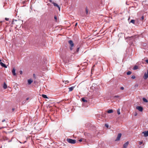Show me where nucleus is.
Masks as SVG:
<instances>
[{
	"label": "nucleus",
	"mask_w": 148,
	"mask_h": 148,
	"mask_svg": "<svg viewBox=\"0 0 148 148\" xmlns=\"http://www.w3.org/2000/svg\"><path fill=\"white\" fill-rule=\"evenodd\" d=\"M66 141L69 143L73 144L75 143L76 142L75 140L68 138L67 139Z\"/></svg>",
	"instance_id": "obj_1"
},
{
	"label": "nucleus",
	"mask_w": 148,
	"mask_h": 148,
	"mask_svg": "<svg viewBox=\"0 0 148 148\" xmlns=\"http://www.w3.org/2000/svg\"><path fill=\"white\" fill-rule=\"evenodd\" d=\"M68 42L70 46V49L71 51H72L73 49V47L74 46V44L72 40H69L68 41Z\"/></svg>",
	"instance_id": "obj_2"
},
{
	"label": "nucleus",
	"mask_w": 148,
	"mask_h": 148,
	"mask_svg": "<svg viewBox=\"0 0 148 148\" xmlns=\"http://www.w3.org/2000/svg\"><path fill=\"white\" fill-rule=\"evenodd\" d=\"M82 101V102H84V103H83V106H84L85 107L87 106L88 105L85 106V103H87V104H88V101L85 99V98H82L81 99Z\"/></svg>",
	"instance_id": "obj_3"
},
{
	"label": "nucleus",
	"mask_w": 148,
	"mask_h": 148,
	"mask_svg": "<svg viewBox=\"0 0 148 148\" xmlns=\"http://www.w3.org/2000/svg\"><path fill=\"white\" fill-rule=\"evenodd\" d=\"M136 109L138 110L139 111L142 112L143 110V108L141 106H137L136 107Z\"/></svg>",
	"instance_id": "obj_4"
},
{
	"label": "nucleus",
	"mask_w": 148,
	"mask_h": 148,
	"mask_svg": "<svg viewBox=\"0 0 148 148\" xmlns=\"http://www.w3.org/2000/svg\"><path fill=\"white\" fill-rule=\"evenodd\" d=\"M143 78L145 79H146L148 78V70H147V73H145L143 76Z\"/></svg>",
	"instance_id": "obj_5"
},
{
	"label": "nucleus",
	"mask_w": 148,
	"mask_h": 148,
	"mask_svg": "<svg viewBox=\"0 0 148 148\" xmlns=\"http://www.w3.org/2000/svg\"><path fill=\"white\" fill-rule=\"evenodd\" d=\"M121 136V133H119L118 134L115 140V141H117L119 140Z\"/></svg>",
	"instance_id": "obj_6"
},
{
	"label": "nucleus",
	"mask_w": 148,
	"mask_h": 148,
	"mask_svg": "<svg viewBox=\"0 0 148 148\" xmlns=\"http://www.w3.org/2000/svg\"><path fill=\"white\" fill-rule=\"evenodd\" d=\"M142 134H144L143 136L144 137L147 136H148V131L143 132Z\"/></svg>",
	"instance_id": "obj_7"
},
{
	"label": "nucleus",
	"mask_w": 148,
	"mask_h": 148,
	"mask_svg": "<svg viewBox=\"0 0 148 148\" xmlns=\"http://www.w3.org/2000/svg\"><path fill=\"white\" fill-rule=\"evenodd\" d=\"M128 144L129 142L128 141L126 143L123 144V148H127Z\"/></svg>",
	"instance_id": "obj_8"
},
{
	"label": "nucleus",
	"mask_w": 148,
	"mask_h": 148,
	"mask_svg": "<svg viewBox=\"0 0 148 148\" xmlns=\"http://www.w3.org/2000/svg\"><path fill=\"white\" fill-rule=\"evenodd\" d=\"M52 3L53 4L54 6L55 7H57L59 10H60V8L58 4H57L56 3L53 2H52Z\"/></svg>",
	"instance_id": "obj_9"
},
{
	"label": "nucleus",
	"mask_w": 148,
	"mask_h": 148,
	"mask_svg": "<svg viewBox=\"0 0 148 148\" xmlns=\"http://www.w3.org/2000/svg\"><path fill=\"white\" fill-rule=\"evenodd\" d=\"M12 73L15 76L16 75V73H15V68H13V69L12 71Z\"/></svg>",
	"instance_id": "obj_10"
},
{
	"label": "nucleus",
	"mask_w": 148,
	"mask_h": 148,
	"mask_svg": "<svg viewBox=\"0 0 148 148\" xmlns=\"http://www.w3.org/2000/svg\"><path fill=\"white\" fill-rule=\"evenodd\" d=\"M33 80L32 79H28L27 80L28 84L29 85L30 84L32 83L33 82Z\"/></svg>",
	"instance_id": "obj_11"
},
{
	"label": "nucleus",
	"mask_w": 148,
	"mask_h": 148,
	"mask_svg": "<svg viewBox=\"0 0 148 148\" xmlns=\"http://www.w3.org/2000/svg\"><path fill=\"white\" fill-rule=\"evenodd\" d=\"M0 64L2 66L4 67L5 68H7V66L5 64H4L3 63L1 62H0Z\"/></svg>",
	"instance_id": "obj_12"
},
{
	"label": "nucleus",
	"mask_w": 148,
	"mask_h": 148,
	"mask_svg": "<svg viewBox=\"0 0 148 148\" xmlns=\"http://www.w3.org/2000/svg\"><path fill=\"white\" fill-rule=\"evenodd\" d=\"M3 87L4 89H6L7 88V86L5 83H4Z\"/></svg>",
	"instance_id": "obj_13"
},
{
	"label": "nucleus",
	"mask_w": 148,
	"mask_h": 148,
	"mask_svg": "<svg viewBox=\"0 0 148 148\" xmlns=\"http://www.w3.org/2000/svg\"><path fill=\"white\" fill-rule=\"evenodd\" d=\"M74 88V87L72 86L69 88V91H71L73 90Z\"/></svg>",
	"instance_id": "obj_14"
},
{
	"label": "nucleus",
	"mask_w": 148,
	"mask_h": 148,
	"mask_svg": "<svg viewBox=\"0 0 148 148\" xmlns=\"http://www.w3.org/2000/svg\"><path fill=\"white\" fill-rule=\"evenodd\" d=\"M107 112L108 113H110L113 112V110L112 109H110L108 110Z\"/></svg>",
	"instance_id": "obj_15"
},
{
	"label": "nucleus",
	"mask_w": 148,
	"mask_h": 148,
	"mask_svg": "<svg viewBox=\"0 0 148 148\" xmlns=\"http://www.w3.org/2000/svg\"><path fill=\"white\" fill-rule=\"evenodd\" d=\"M116 98L120 99V96L117 95H115L114 97V99H116Z\"/></svg>",
	"instance_id": "obj_16"
},
{
	"label": "nucleus",
	"mask_w": 148,
	"mask_h": 148,
	"mask_svg": "<svg viewBox=\"0 0 148 148\" xmlns=\"http://www.w3.org/2000/svg\"><path fill=\"white\" fill-rule=\"evenodd\" d=\"M79 47H78L77 48L76 51L74 53H78V52H79Z\"/></svg>",
	"instance_id": "obj_17"
},
{
	"label": "nucleus",
	"mask_w": 148,
	"mask_h": 148,
	"mask_svg": "<svg viewBox=\"0 0 148 148\" xmlns=\"http://www.w3.org/2000/svg\"><path fill=\"white\" fill-rule=\"evenodd\" d=\"M138 68V66L136 65H135L133 69L134 70H136Z\"/></svg>",
	"instance_id": "obj_18"
},
{
	"label": "nucleus",
	"mask_w": 148,
	"mask_h": 148,
	"mask_svg": "<svg viewBox=\"0 0 148 148\" xmlns=\"http://www.w3.org/2000/svg\"><path fill=\"white\" fill-rule=\"evenodd\" d=\"M42 97L44 98H47V96L46 95L42 94Z\"/></svg>",
	"instance_id": "obj_19"
},
{
	"label": "nucleus",
	"mask_w": 148,
	"mask_h": 148,
	"mask_svg": "<svg viewBox=\"0 0 148 148\" xmlns=\"http://www.w3.org/2000/svg\"><path fill=\"white\" fill-rule=\"evenodd\" d=\"M143 101L145 102H148L147 100L145 98H143Z\"/></svg>",
	"instance_id": "obj_20"
},
{
	"label": "nucleus",
	"mask_w": 148,
	"mask_h": 148,
	"mask_svg": "<svg viewBox=\"0 0 148 148\" xmlns=\"http://www.w3.org/2000/svg\"><path fill=\"white\" fill-rule=\"evenodd\" d=\"M132 73V72L130 71H128L127 73V74L128 75H130Z\"/></svg>",
	"instance_id": "obj_21"
},
{
	"label": "nucleus",
	"mask_w": 148,
	"mask_h": 148,
	"mask_svg": "<svg viewBox=\"0 0 148 148\" xmlns=\"http://www.w3.org/2000/svg\"><path fill=\"white\" fill-rule=\"evenodd\" d=\"M135 20H134L132 19L130 21V22L133 23V24H134L135 23Z\"/></svg>",
	"instance_id": "obj_22"
},
{
	"label": "nucleus",
	"mask_w": 148,
	"mask_h": 148,
	"mask_svg": "<svg viewBox=\"0 0 148 148\" xmlns=\"http://www.w3.org/2000/svg\"><path fill=\"white\" fill-rule=\"evenodd\" d=\"M117 113L118 114H120V109H119L117 110Z\"/></svg>",
	"instance_id": "obj_23"
},
{
	"label": "nucleus",
	"mask_w": 148,
	"mask_h": 148,
	"mask_svg": "<svg viewBox=\"0 0 148 148\" xmlns=\"http://www.w3.org/2000/svg\"><path fill=\"white\" fill-rule=\"evenodd\" d=\"M88 9L86 8V14H87L88 12Z\"/></svg>",
	"instance_id": "obj_24"
},
{
	"label": "nucleus",
	"mask_w": 148,
	"mask_h": 148,
	"mask_svg": "<svg viewBox=\"0 0 148 148\" xmlns=\"http://www.w3.org/2000/svg\"><path fill=\"white\" fill-rule=\"evenodd\" d=\"M136 77L135 76L133 75L132 76L131 78L132 79H134Z\"/></svg>",
	"instance_id": "obj_25"
},
{
	"label": "nucleus",
	"mask_w": 148,
	"mask_h": 148,
	"mask_svg": "<svg viewBox=\"0 0 148 148\" xmlns=\"http://www.w3.org/2000/svg\"><path fill=\"white\" fill-rule=\"evenodd\" d=\"M143 141L139 142V144L140 145H141V144H143Z\"/></svg>",
	"instance_id": "obj_26"
},
{
	"label": "nucleus",
	"mask_w": 148,
	"mask_h": 148,
	"mask_svg": "<svg viewBox=\"0 0 148 148\" xmlns=\"http://www.w3.org/2000/svg\"><path fill=\"white\" fill-rule=\"evenodd\" d=\"M26 2V1L25 0H24L23 1L22 3H23L24 4Z\"/></svg>",
	"instance_id": "obj_27"
},
{
	"label": "nucleus",
	"mask_w": 148,
	"mask_h": 148,
	"mask_svg": "<svg viewBox=\"0 0 148 148\" xmlns=\"http://www.w3.org/2000/svg\"><path fill=\"white\" fill-rule=\"evenodd\" d=\"M69 82L68 81V80L66 81H65V84H67L68 83H69Z\"/></svg>",
	"instance_id": "obj_28"
},
{
	"label": "nucleus",
	"mask_w": 148,
	"mask_h": 148,
	"mask_svg": "<svg viewBox=\"0 0 148 148\" xmlns=\"http://www.w3.org/2000/svg\"><path fill=\"white\" fill-rule=\"evenodd\" d=\"M105 126L107 127H109V125H108L107 124H105Z\"/></svg>",
	"instance_id": "obj_29"
},
{
	"label": "nucleus",
	"mask_w": 148,
	"mask_h": 148,
	"mask_svg": "<svg viewBox=\"0 0 148 148\" xmlns=\"http://www.w3.org/2000/svg\"><path fill=\"white\" fill-rule=\"evenodd\" d=\"M120 89L122 90H123L124 89V88L123 87H121L120 88Z\"/></svg>",
	"instance_id": "obj_30"
},
{
	"label": "nucleus",
	"mask_w": 148,
	"mask_h": 148,
	"mask_svg": "<svg viewBox=\"0 0 148 148\" xmlns=\"http://www.w3.org/2000/svg\"><path fill=\"white\" fill-rule=\"evenodd\" d=\"M20 73V74H22V71H20L19 72Z\"/></svg>",
	"instance_id": "obj_31"
},
{
	"label": "nucleus",
	"mask_w": 148,
	"mask_h": 148,
	"mask_svg": "<svg viewBox=\"0 0 148 148\" xmlns=\"http://www.w3.org/2000/svg\"><path fill=\"white\" fill-rule=\"evenodd\" d=\"M82 140V139H80L79 140V142H81Z\"/></svg>",
	"instance_id": "obj_32"
},
{
	"label": "nucleus",
	"mask_w": 148,
	"mask_h": 148,
	"mask_svg": "<svg viewBox=\"0 0 148 148\" xmlns=\"http://www.w3.org/2000/svg\"><path fill=\"white\" fill-rule=\"evenodd\" d=\"M54 18H55V20H57V17L56 16H55L54 17Z\"/></svg>",
	"instance_id": "obj_33"
},
{
	"label": "nucleus",
	"mask_w": 148,
	"mask_h": 148,
	"mask_svg": "<svg viewBox=\"0 0 148 148\" xmlns=\"http://www.w3.org/2000/svg\"><path fill=\"white\" fill-rule=\"evenodd\" d=\"M5 19L6 20V21H8V20H9V18H5Z\"/></svg>",
	"instance_id": "obj_34"
},
{
	"label": "nucleus",
	"mask_w": 148,
	"mask_h": 148,
	"mask_svg": "<svg viewBox=\"0 0 148 148\" xmlns=\"http://www.w3.org/2000/svg\"><path fill=\"white\" fill-rule=\"evenodd\" d=\"M5 119H3L2 120V122H5Z\"/></svg>",
	"instance_id": "obj_35"
},
{
	"label": "nucleus",
	"mask_w": 148,
	"mask_h": 148,
	"mask_svg": "<svg viewBox=\"0 0 148 148\" xmlns=\"http://www.w3.org/2000/svg\"><path fill=\"white\" fill-rule=\"evenodd\" d=\"M146 62L148 63V60H145Z\"/></svg>",
	"instance_id": "obj_36"
},
{
	"label": "nucleus",
	"mask_w": 148,
	"mask_h": 148,
	"mask_svg": "<svg viewBox=\"0 0 148 148\" xmlns=\"http://www.w3.org/2000/svg\"><path fill=\"white\" fill-rule=\"evenodd\" d=\"M49 1L50 2L52 3V1L51 0H49Z\"/></svg>",
	"instance_id": "obj_37"
},
{
	"label": "nucleus",
	"mask_w": 148,
	"mask_h": 148,
	"mask_svg": "<svg viewBox=\"0 0 148 148\" xmlns=\"http://www.w3.org/2000/svg\"><path fill=\"white\" fill-rule=\"evenodd\" d=\"M29 99V98L28 97L26 98V100L27 101V100H28Z\"/></svg>",
	"instance_id": "obj_38"
},
{
	"label": "nucleus",
	"mask_w": 148,
	"mask_h": 148,
	"mask_svg": "<svg viewBox=\"0 0 148 148\" xmlns=\"http://www.w3.org/2000/svg\"><path fill=\"white\" fill-rule=\"evenodd\" d=\"M33 77H35V75L34 74H33Z\"/></svg>",
	"instance_id": "obj_39"
},
{
	"label": "nucleus",
	"mask_w": 148,
	"mask_h": 148,
	"mask_svg": "<svg viewBox=\"0 0 148 148\" xmlns=\"http://www.w3.org/2000/svg\"><path fill=\"white\" fill-rule=\"evenodd\" d=\"M77 23H75V26H76L77 25Z\"/></svg>",
	"instance_id": "obj_40"
},
{
	"label": "nucleus",
	"mask_w": 148,
	"mask_h": 148,
	"mask_svg": "<svg viewBox=\"0 0 148 148\" xmlns=\"http://www.w3.org/2000/svg\"><path fill=\"white\" fill-rule=\"evenodd\" d=\"M137 115V113H136L135 115V116H136Z\"/></svg>",
	"instance_id": "obj_41"
},
{
	"label": "nucleus",
	"mask_w": 148,
	"mask_h": 148,
	"mask_svg": "<svg viewBox=\"0 0 148 148\" xmlns=\"http://www.w3.org/2000/svg\"><path fill=\"white\" fill-rule=\"evenodd\" d=\"M12 110H13V111H14V108H12Z\"/></svg>",
	"instance_id": "obj_42"
},
{
	"label": "nucleus",
	"mask_w": 148,
	"mask_h": 148,
	"mask_svg": "<svg viewBox=\"0 0 148 148\" xmlns=\"http://www.w3.org/2000/svg\"><path fill=\"white\" fill-rule=\"evenodd\" d=\"M144 17H142V19H143Z\"/></svg>",
	"instance_id": "obj_43"
},
{
	"label": "nucleus",
	"mask_w": 148,
	"mask_h": 148,
	"mask_svg": "<svg viewBox=\"0 0 148 148\" xmlns=\"http://www.w3.org/2000/svg\"><path fill=\"white\" fill-rule=\"evenodd\" d=\"M135 86H138V85H136Z\"/></svg>",
	"instance_id": "obj_44"
},
{
	"label": "nucleus",
	"mask_w": 148,
	"mask_h": 148,
	"mask_svg": "<svg viewBox=\"0 0 148 148\" xmlns=\"http://www.w3.org/2000/svg\"><path fill=\"white\" fill-rule=\"evenodd\" d=\"M1 23H2V22H0V24Z\"/></svg>",
	"instance_id": "obj_45"
},
{
	"label": "nucleus",
	"mask_w": 148,
	"mask_h": 148,
	"mask_svg": "<svg viewBox=\"0 0 148 148\" xmlns=\"http://www.w3.org/2000/svg\"><path fill=\"white\" fill-rule=\"evenodd\" d=\"M1 61V60L0 59V62Z\"/></svg>",
	"instance_id": "obj_46"
},
{
	"label": "nucleus",
	"mask_w": 148,
	"mask_h": 148,
	"mask_svg": "<svg viewBox=\"0 0 148 148\" xmlns=\"http://www.w3.org/2000/svg\"><path fill=\"white\" fill-rule=\"evenodd\" d=\"M21 1H23V0H21Z\"/></svg>",
	"instance_id": "obj_47"
}]
</instances>
